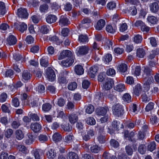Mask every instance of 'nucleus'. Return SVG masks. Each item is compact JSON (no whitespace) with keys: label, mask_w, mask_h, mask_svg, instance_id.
<instances>
[{"label":"nucleus","mask_w":159,"mask_h":159,"mask_svg":"<svg viewBox=\"0 0 159 159\" xmlns=\"http://www.w3.org/2000/svg\"><path fill=\"white\" fill-rule=\"evenodd\" d=\"M89 48L86 45L79 46L76 48L75 53L78 56H81L86 55L89 51Z\"/></svg>","instance_id":"nucleus-1"},{"label":"nucleus","mask_w":159,"mask_h":159,"mask_svg":"<svg viewBox=\"0 0 159 159\" xmlns=\"http://www.w3.org/2000/svg\"><path fill=\"white\" fill-rule=\"evenodd\" d=\"M113 113L114 115L118 117L121 116L124 113V110L121 105L117 104L113 106Z\"/></svg>","instance_id":"nucleus-2"},{"label":"nucleus","mask_w":159,"mask_h":159,"mask_svg":"<svg viewBox=\"0 0 159 159\" xmlns=\"http://www.w3.org/2000/svg\"><path fill=\"white\" fill-rule=\"evenodd\" d=\"M69 73V72L67 70L63 71L60 73L58 80L60 84H63L67 82L66 77Z\"/></svg>","instance_id":"nucleus-3"},{"label":"nucleus","mask_w":159,"mask_h":159,"mask_svg":"<svg viewBox=\"0 0 159 159\" xmlns=\"http://www.w3.org/2000/svg\"><path fill=\"white\" fill-rule=\"evenodd\" d=\"M46 74L47 78L49 81H52L55 79L56 75L55 72L50 67H48L46 70Z\"/></svg>","instance_id":"nucleus-4"},{"label":"nucleus","mask_w":159,"mask_h":159,"mask_svg":"<svg viewBox=\"0 0 159 159\" xmlns=\"http://www.w3.org/2000/svg\"><path fill=\"white\" fill-rule=\"evenodd\" d=\"M72 53L70 51L68 50H65L60 53V55L58 57V59L61 60L66 57H72Z\"/></svg>","instance_id":"nucleus-5"},{"label":"nucleus","mask_w":159,"mask_h":159,"mask_svg":"<svg viewBox=\"0 0 159 159\" xmlns=\"http://www.w3.org/2000/svg\"><path fill=\"white\" fill-rule=\"evenodd\" d=\"M17 15L19 17L24 19L27 18L28 16L27 10L25 8H22L18 9Z\"/></svg>","instance_id":"nucleus-6"},{"label":"nucleus","mask_w":159,"mask_h":159,"mask_svg":"<svg viewBox=\"0 0 159 159\" xmlns=\"http://www.w3.org/2000/svg\"><path fill=\"white\" fill-rule=\"evenodd\" d=\"M152 71L148 67L146 66L144 67L143 77L144 79H147L148 78L152 76Z\"/></svg>","instance_id":"nucleus-7"},{"label":"nucleus","mask_w":159,"mask_h":159,"mask_svg":"<svg viewBox=\"0 0 159 159\" xmlns=\"http://www.w3.org/2000/svg\"><path fill=\"white\" fill-rule=\"evenodd\" d=\"M106 25L105 20L103 19L99 20L94 25L95 29L97 30H100L104 27Z\"/></svg>","instance_id":"nucleus-8"},{"label":"nucleus","mask_w":159,"mask_h":159,"mask_svg":"<svg viewBox=\"0 0 159 159\" xmlns=\"http://www.w3.org/2000/svg\"><path fill=\"white\" fill-rule=\"evenodd\" d=\"M70 23L68 18L64 16H61L59 21V24L61 26L67 25Z\"/></svg>","instance_id":"nucleus-9"},{"label":"nucleus","mask_w":159,"mask_h":159,"mask_svg":"<svg viewBox=\"0 0 159 159\" xmlns=\"http://www.w3.org/2000/svg\"><path fill=\"white\" fill-rule=\"evenodd\" d=\"M94 134V132L93 130H86L83 134V139L87 141L90 139V137Z\"/></svg>","instance_id":"nucleus-10"},{"label":"nucleus","mask_w":159,"mask_h":159,"mask_svg":"<svg viewBox=\"0 0 159 159\" xmlns=\"http://www.w3.org/2000/svg\"><path fill=\"white\" fill-rule=\"evenodd\" d=\"M114 84V81L111 79H106L105 83L103 85L104 89L107 90H109L112 88Z\"/></svg>","instance_id":"nucleus-11"},{"label":"nucleus","mask_w":159,"mask_h":159,"mask_svg":"<svg viewBox=\"0 0 159 159\" xmlns=\"http://www.w3.org/2000/svg\"><path fill=\"white\" fill-rule=\"evenodd\" d=\"M109 109L107 107H101L98 108L96 109L97 114L99 116H104L108 111Z\"/></svg>","instance_id":"nucleus-12"},{"label":"nucleus","mask_w":159,"mask_h":159,"mask_svg":"<svg viewBox=\"0 0 159 159\" xmlns=\"http://www.w3.org/2000/svg\"><path fill=\"white\" fill-rule=\"evenodd\" d=\"M74 62V59L72 57L68 58L66 60H63L61 64L65 67H69L71 66Z\"/></svg>","instance_id":"nucleus-13"},{"label":"nucleus","mask_w":159,"mask_h":159,"mask_svg":"<svg viewBox=\"0 0 159 159\" xmlns=\"http://www.w3.org/2000/svg\"><path fill=\"white\" fill-rule=\"evenodd\" d=\"M105 134L103 130H99V135L98 139V141L101 143H103L106 141Z\"/></svg>","instance_id":"nucleus-14"},{"label":"nucleus","mask_w":159,"mask_h":159,"mask_svg":"<svg viewBox=\"0 0 159 159\" xmlns=\"http://www.w3.org/2000/svg\"><path fill=\"white\" fill-rule=\"evenodd\" d=\"M98 71V67L96 66H93L90 68L89 72V76L92 78H94L96 76Z\"/></svg>","instance_id":"nucleus-15"},{"label":"nucleus","mask_w":159,"mask_h":159,"mask_svg":"<svg viewBox=\"0 0 159 159\" xmlns=\"http://www.w3.org/2000/svg\"><path fill=\"white\" fill-rule=\"evenodd\" d=\"M150 9L152 12L156 13L158 11L159 7L158 3L154 2L150 4Z\"/></svg>","instance_id":"nucleus-16"},{"label":"nucleus","mask_w":159,"mask_h":159,"mask_svg":"<svg viewBox=\"0 0 159 159\" xmlns=\"http://www.w3.org/2000/svg\"><path fill=\"white\" fill-rule=\"evenodd\" d=\"M111 125L112 128L114 129H120L124 128V126L122 124L116 120L113 121Z\"/></svg>","instance_id":"nucleus-17"},{"label":"nucleus","mask_w":159,"mask_h":159,"mask_svg":"<svg viewBox=\"0 0 159 159\" xmlns=\"http://www.w3.org/2000/svg\"><path fill=\"white\" fill-rule=\"evenodd\" d=\"M146 79H144V87L149 89L150 87V84L154 82L153 78V77L151 76L148 77Z\"/></svg>","instance_id":"nucleus-18"},{"label":"nucleus","mask_w":159,"mask_h":159,"mask_svg":"<svg viewBox=\"0 0 159 159\" xmlns=\"http://www.w3.org/2000/svg\"><path fill=\"white\" fill-rule=\"evenodd\" d=\"M7 41L9 45H14L16 43L17 39L14 36L11 35L7 38Z\"/></svg>","instance_id":"nucleus-19"},{"label":"nucleus","mask_w":159,"mask_h":159,"mask_svg":"<svg viewBox=\"0 0 159 159\" xmlns=\"http://www.w3.org/2000/svg\"><path fill=\"white\" fill-rule=\"evenodd\" d=\"M68 116L69 120L71 124H74L78 120V117L75 114H71L69 115Z\"/></svg>","instance_id":"nucleus-20"},{"label":"nucleus","mask_w":159,"mask_h":159,"mask_svg":"<svg viewBox=\"0 0 159 159\" xmlns=\"http://www.w3.org/2000/svg\"><path fill=\"white\" fill-rule=\"evenodd\" d=\"M34 136L31 134H28L27 137L25 141V143L27 145H30L32 144L34 140Z\"/></svg>","instance_id":"nucleus-21"},{"label":"nucleus","mask_w":159,"mask_h":159,"mask_svg":"<svg viewBox=\"0 0 159 159\" xmlns=\"http://www.w3.org/2000/svg\"><path fill=\"white\" fill-rule=\"evenodd\" d=\"M16 25L17 26V29L22 33L26 30L27 28V25L24 22L20 23V24H16Z\"/></svg>","instance_id":"nucleus-22"},{"label":"nucleus","mask_w":159,"mask_h":159,"mask_svg":"<svg viewBox=\"0 0 159 159\" xmlns=\"http://www.w3.org/2000/svg\"><path fill=\"white\" fill-rule=\"evenodd\" d=\"M57 19V17L55 15H50L47 16L46 20L47 23L51 24L55 22Z\"/></svg>","instance_id":"nucleus-23"},{"label":"nucleus","mask_w":159,"mask_h":159,"mask_svg":"<svg viewBox=\"0 0 159 159\" xmlns=\"http://www.w3.org/2000/svg\"><path fill=\"white\" fill-rule=\"evenodd\" d=\"M15 134L16 139L19 140L22 139L24 137V134L21 130H16Z\"/></svg>","instance_id":"nucleus-24"},{"label":"nucleus","mask_w":159,"mask_h":159,"mask_svg":"<svg viewBox=\"0 0 159 159\" xmlns=\"http://www.w3.org/2000/svg\"><path fill=\"white\" fill-rule=\"evenodd\" d=\"M22 78L25 80H29L31 76L30 72L27 70H24L22 73Z\"/></svg>","instance_id":"nucleus-25"},{"label":"nucleus","mask_w":159,"mask_h":159,"mask_svg":"<svg viewBox=\"0 0 159 159\" xmlns=\"http://www.w3.org/2000/svg\"><path fill=\"white\" fill-rule=\"evenodd\" d=\"M142 91V87L140 84L136 85L134 89V93L137 96H139Z\"/></svg>","instance_id":"nucleus-26"},{"label":"nucleus","mask_w":159,"mask_h":159,"mask_svg":"<svg viewBox=\"0 0 159 159\" xmlns=\"http://www.w3.org/2000/svg\"><path fill=\"white\" fill-rule=\"evenodd\" d=\"M75 72L78 75H81L84 73V70L82 66L80 65H77L75 66Z\"/></svg>","instance_id":"nucleus-27"},{"label":"nucleus","mask_w":159,"mask_h":159,"mask_svg":"<svg viewBox=\"0 0 159 159\" xmlns=\"http://www.w3.org/2000/svg\"><path fill=\"white\" fill-rule=\"evenodd\" d=\"M78 41L80 43H85L88 42V38L86 35L81 34L79 36Z\"/></svg>","instance_id":"nucleus-28"},{"label":"nucleus","mask_w":159,"mask_h":159,"mask_svg":"<svg viewBox=\"0 0 159 159\" xmlns=\"http://www.w3.org/2000/svg\"><path fill=\"white\" fill-rule=\"evenodd\" d=\"M146 54L145 50L143 48L137 49L136 52L137 56L139 58H143Z\"/></svg>","instance_id":"nucleus-29"},{"label":"nucleus","mask_w":159,"mask_h":159,"mask_svg":"<svg viewBox=\"0 0 159 159\" xmlns=\"http://www.w3.org/2000/svg\"><path fill=\"white\" fill-rule=\"evenodd\" d=\"M118 70L121 72H125L127 70V66L125 63H121L117 67Z\"/></svg>","instance_id":"nucleus-30"},{"label":"nucleus","mask_w":159,"mask_h":159,"mask_svg":"<svg viewBox=\"0 0 159 159\" xmlns=\"http://www.w3.org/2000/svg\"><path fill=\"white\" fill-rule=\"evenodd\" d=\"M147 20L149 23L152 24H157L158 21L157 18L153 16H148L147 17Z\"/></svg>","instance_id":"nucleus-31"},{"label":"nucleus","mask_w":159,"mask_h":159,"mask_svg":"<svg viewBox=\"0 0 159 159\" xmlns=\"http://www.w3.org/2000/svg\"><path fill=\"white\" fill-rule=\"evenodd\" d=\"M159 51L157 49L152 50L150 55L148 56V58L149 60H152L154 58L156 55L159 54Z\"/></svg>","instance_id":"nucleus-32"},{"label":"nucleus","mask_w":159,"mask_h":159,"mask_svg":"<svg viewBox=\"0 0 159 159\" xmlns=\"http://www.w3.org/2000/svg\"><path fill=\"white\" fill-rule=\"evenodd\" d=\"M134 135V133L131 132L129 133V131L126 130L125 131L124 136L125 138H128V139L131 141H133V138Z\"/></svg>","instance_id":"nucleus-33"},{"label":"nucleus","mask_w":159,"mask_h":159,"mask_svg":"<svg viewBox=\"0 0 159 159\" xmlns=\"http://www.w3.org/2000/svg\"><path fill=\"white\" fill-rule=\"evenodd\" d=\"M116 26H112L111 25H108L106 26V30L107 32L113 34L116 31Z\"/></svg>","instance_id":"nucleus-34"},{"label":"nucleus","mask_w":159,"mask_h":159,"mask_svg":"<svg viewBox=\"0 0 159 159\" xmlns=\"http://www.w3.org/2000/svg\"><path fill=\"white\" fill-rule=\"evenodd\" d=\"M141 99L142 102L144 103L148 102L151 99L150 97L148 96L145 93H142L141 96Z\"/></svg>","instance_id":"nucleus-35"},{"label":"nucleus","mask_w":159,"mask_h":159,"mask_svg":"<svg viewBox=\"0 0 159 159\" xmlns=\"http://www.w3.org/2000/svg\"><path fill=\"white\" fill-rule=\"evenodd\" d=\"M41 65L44 67H47L48 65V60L46 57H43L40 60Z\"/></svg>","instance_id":"nucleus-36"},{"label":"nucleus","mask_w":159,"mask_h":159,"mask_svg":"<svg viewBox=\"0 0 159 159\" xmlns=\"http://www.w3.org/2000/svg\"><path fill=\"white\" fill-rule=\"evenodd\" d=\"M52 107V106L49 103H46L43 105L42 109L45 112H48L49 111Z\"/></svg>","instance_id":"nucleus-37"},{"label":"nucleus","mask_w":159,"mask_h":159,"mask_svg":"<svg viewBox=\"0 0 159 159\" xmlns=\"http://www.w3.org/2000/svg\"><path fill=\"white\" fill-rule=\"evenodd\" d=\"M53 140L56 142L60 141L62 139L61 135L58 133H56L53 135Z\"/></svg>","instance_id":"nucleus-38"},{"label":"nucleus","mask_w":159,"mask_h":159,"mask_svg":"<svg viewBox=\"0 0 159 159\" xmlns=\"http://www.w3.org/2000/svg\"><path fill=\"white\" fill-rule=\"evenodd\" d=\"M47 155L49 159H53L55 157L56 153L54 150L51 149L47 152Z\"/></svg>","instance_id":"nucleus-39"},{"label":"nucleus","mask_w":159,"mask_h":159,"mask_svg":"<svg viewBox=\"0 0 159 159\" xmlns=\"http://www.w3.org/2000/svg\"><path fill=\"white\" fill-rule=\"evenodd\" d=\"M115 90L119 92H122L125 89V85L122 84H120L117 85L115 87Z\"/></svg>","instance_id":"nucleus-40"},{"label":"nucleus","mask_w":159,"mask_h":159,"mask_svg":"<svg viewBox=\"0 0 159 159\" xmlns=\"http://www.w3.org/2000/svg\"><path fill=\"white\" fill-rule=\"evenodd\" d=\"M123 100L129 103L131 101V98L130 95L128 93H126L124 95L123 97Z\"/></svg>","instance_id":"nucleus-41"},{"label":"nucleus","mask_w":159,"mask_h":159,"mask_svg":"<svg viewBox=\"0 0 159 159\" xmlns=\"http://www.w3.org/2000/svg\"><path fill=\"white\" fill-rule=\"evenodd\" d=\"M77 87V84L75 82L70 83L68 85V89L70 90H74Z\"/></svg>","instance_id":"nucleus-42"},{"label":"nucleus","mask_w":159,"mask_h":159,"mask_svg":"<svg viewBox=\"0 0 159 159\" xmlns=\"http://www.w3.org/2000/svg\"><path fill=\"white\" fill-rule=\"evenodd\" d=\"M6 13L5 5L4 2H0V14L4 15Z\"/></svg>","instance_id":"nucleus-43"},{"label":"nucleus","mask_w":159,"mask_h":159,"mask_svg":"<svg viewBox=\"0 0 159 159\" xmlns=\"http://www.w3.org/2000/svg\"><path fill=\"white\" fill-rule=\"evenodd\" d=\"M156 145L155 142L153 141L150 143L149 145L148 146V149L152 152L156 148Z\"/></svg>","instance_id":"nucleus-44"},{"label":"nucleus","mask_w":159,"mask_h":159,"mask_svg":"<svg viewBox=\"0 0 159 159\" xmlns=\"http://www.w3.org/2000/svg\"><path fill=\"white\" fill-rule=\"evenodd\" d=\"M90 151L93 153H97L100 150V147L97 145H93L90 148Z\"/></svg>","instance_id":"nucleus-45"},{"label":"nucleus","mask_w":159,"mask_h":159,"mask_svg":"<svg viewBox=\"0 0 159 159\" xmlns=\"http://www.w3.org/2000/svg\"><path fill=\"white\" fill-rule=\"evenodd\" d=\"M145 131L144 130H141L139 131L138 134V137L140 139H144L145 136Z\"/></svg>","instance_id":"nucleus-46"},{"label":"nucleus","mask_w":159,"mask_h":159,"mask_svg":"<svg viewBox=\"0 0 159 159\" xmlns=\"http://www.w3.org/2000/svg\"><path fill=\"white\" fill-rule=\"evenodd\" d=\"M68 156L69 159H79L78 156L74 152H69L68 155Z\"/></svg>","instance_id":"nucleus-47"},{"label":"nucleus","mask_w":159,"mask_h":159,"mask_svg":"<svg viewBox=\"0 0 159 159\" xmlns=\"http://www.w3.org/2000/svg\"><path fill=\"white\" fill-rule=\"evenodd\" d=\"M30 128L31 129H41L42 126L39 123H35L31 124Z\"/></svg>","instance_id":"nucleus-48"},{"label":"nucleus","mask_w":159,"mask_h":159,"mask_svg":"<svg viewBox=\"0 0 159 159\" xmlns=\"http://www.w3.org/2000/svg\"><path fill=\"white\" fill-rule=\"evenodd\" d=\"M142 39V37L139 34L135 35L134 38V41L136 43H140Z\"/></svg>","instance_id":"nucleus-49"},{"label":"nucleus","mask_w":159,"mask_h":159,"mask_svg":"<svg viewBox=\"0 0 159 159\" xmlns=\"http://www.w3.org/2000/svg\"><path fill=\"white\" fill-rule=\"evenodd\" d=\"M93 106L91 104L88 105L86 109V112L89 114L92 113L94 111Z\"/></svg>","instance_id":"nucleus-50"},{"label":"nucleus","mask_w":159,"mask_h":159,"mask_svg":"<svg viewBox=\"0 0 159 159\" xmlns=\"http://www.w3.org/2000/svg\"><path fill=\"white\" fill-rule=\"evenodd\" d=\"M110 143L111 146L115 148H117L119 146L118 142L114 139L111 140Z\"/></svg>","instance_id":"nucleus-51"},{"label":"nucleus","mask_w":159,"mask_h":159,"mask_svg":"<svg viewBox=\"0 0 159 159\" xmlns=\"http://www.w3.org/2000/svg\"><path fill=\"white\" fill-rule=\"evenodd\" d=\"M112 59L111 55L110 54H106L103 57V60L107 63H109L111 61Z\"/></svg>","instance_id":"nucleus-52"},{"label":"nucleus","mask_w":159,"mask_h":159,"mask_svg":"<svg viewBox=\"0 0 159 159\" xmlns=\"http://www.w3.org/2000/svg\"><path fill=\"white\" fill-rule=\"evenodd\" d=\"M36 90L39 93H43L45 92V87L43 85L39 84L36 88Z\"/></svg>","instance_id":"nucleus-53"},{"label":"nucleus","mask_w":159,"mask_h":159,"mask_svg":"<svg viewBox=\"0 0 159 159\" xmlns=\"http://www.w3.org/2000/svg\"><path fill=\"white\" fill-rule=\"evenodd\" d=\"M146 151V147L144 144H141L138 148L139 152L142 154H143Z\"/></svg>","instance_id":"nucleus-54"},{"label":"nucleus","mask_w":159,"mask_h":159,"mask_svg":"<svg viewBox=\"0 0 159 159\" xmlns=\"http://www.w3.org/2000/svg\"><path fill=\"white\" fill-rule=\"evenodd\" d=\"M48 8V5L46 4H44L40 6L39 10L41 12H43L47 11Z\"/></svg>","instance_id":"nucleus-55"},{"label":"nucleus","mask_w":159,"mask_h":159,"mask_svg":"<svg viewBox=\"0 0 159 159\" xmlns=\"http://www.w3.org/2000/svg\"><path fill=\"white\" fill-rule=\"evenodd\" d=\"M154 104L152 102H150L147 105L145 108V110L147 111H149L152 110L154 108Z\"/></svg>","instance_id":"nucleus-56"},{"label":"nucleus","mask_w":159,"mask_h":159,"mask_svg":"<svg viewBox=\"0 0 159 159\" xmlns=\"http://www.w3.org/2000/svg\"><path fill=\"white\" fill-rule=\"evenodd\" d=\"M40 30L43 34H47L49 30L47 26L43 25L41 27Z\"/></svg>","instance_id":"nucleus-57"},{"label":"nucleus","mask_w":159,"mask_h":159,"mask_svg":"<svg viewBox=\"0 0 159 159\" xmlns=\"http://www.w3.org/2000/svg\"><path fill=\"white\" fill-rule=\"evenodd\" d=\"M126 153L129 156H131L133 154V150L131 147L129 146H127L125 148Z\"/></svg>","instance_id":"nucleus-58"},{"label":"nucleus","mask_w":159,"mask_h":159,"mask_svg":"<svg viewBox=\"0 0 159 159\" xmlns=\"http://www.w3.org/2000/svg\"><path fill=\"white\" fill-rule=\"evenodd\" d=\"M39 141L42 143H43L47 141L48 138L46 135L41 134L39 137Z\"/></svg>","instance_id":"nucleus-59"},{"label":"nucleus","mask_w":159,"mask_h":159,"mask_svg":"<svg viewBox=\"0 0 159 159\" xmlns=\"http://www.w3.org/2000/svg\"><path fill=\"white\" fill-rule=\"evenodd\" d=\"M107 74L109 76H113L116 74L115 70L112 68H110L107 71Z\"/></svg>","instance_id":"nucleus-60"},{"label":"nucleus","mask_w":159,"mask_h":159,"mask_svg":"<svg viewBox=\"0 0 159 159\" xmlns=\"http://www.w3.org/2000/svg\"><path fill=\"white\" fill-rule=\"evenodd\" d=\"M5 76L6 77H11L13 75V71L11 69L7 70L4 73Z\"/></svg>","instance_id":"nucleus-61"},{"label":"nucleus","mask_w":159,"mask_h":159,"mask_svg":"<svg viewBox=\"0 0 159 159\" xmlns=\"http://www.w3.org/2000/svg\"><path fill=\"white\" fill-rule=\"evenodd\" d=\"M72 8V5L69 2H67L64 5V9L66 11H69Z\"/></svg>","instance_id":"nucleus-62"},{"label":"nucleus","mask_w":159,"mask_h":159,"mask_svg":"<svg viewBox=\"0 0 159 159\" xmlns=\"http://www.w3.org/2000/svg\"><path fill=\"white\" fill-rule=\"evenodd\" d=\"M116 6V3L114 2H110L107 5V7L110 10H112Z\"/></svg>","instance_id":"nucleus-63"},{"label":"nucleus","mask_w":159,"mask_h":159,"mask_svg":"<svg viewBox=\"0 0 159 159\" xmlns=\"http://www.w3.org/2000/svg\"><path fill=\"white\" fill-rule=\"evenodd\" d=\"M34 39L31 35L28 36L25 39V41L27 43L29 44L33 43L34 42Z\"/></svg>","instance_id":"nucleus-64"}]
</instances>
